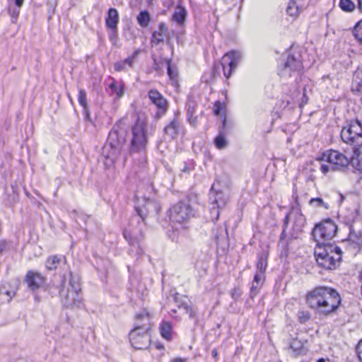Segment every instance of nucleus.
I'll return each instance as SVG.
<instances>
[{"label": "nucleus", "instance_id": "52", "mask_svg": "<svg viewBox=\"0 0 362 362\" xmlns=\"http://www.w3.org/2000/svg\"><path fill=\"white\" fill-rule=\"evenodd\" d=\"M186 359L182 358H176L170 361V362H186Z\"/></svg>", "mask_w": 362, "mask_h": 362}, {"label": "nucleus", "instance_id": "47", "mask_svg": "<svg viewBox=\"0 0 362 362\" xmlns=\"http://www.w3.org/2000/svg\"><path fill=\"white\" fill-rule=\"evenodd\" d=\"M158 32H163V33H165V32L167 31V28H166V25L165 23H160L159 25V30H158Z\"/></svg>", "mask_w": 362, "mask_h": 362}, {"label": "nucleus", "instance_id": "51", "mask_svg": "<svg viewBox=\"0 0 362 362\" xmlns=\"http://www.w3.org/2000/svg\"><path fill=\"white\" fill-rule=\"evenodd\" d=\"M191 170V168L187 165L185 164L183 168L181 170L182 173H189Z\"/></svg>", "mask_w": 362, "mask_h": 362}, {"label": "nucleus", "instance_id": "7", "mask_svg": "<svg viewBox=\"0 0 362 362\" xmlns=\"http://www.w3.org/2000/svg\"><path fill=\"white\" fill-rule=\"evenodd\" d=\"M337 227L335 223L330 221H325L315 226L312 235L317 242V247L330 245L327 241L331 240L337 233Z\"/></svg>", "mask_w": 362, "mask_h": 362}, {"label": "nucleus", "instance_id": "30", "mask_svg": "<svg viewBox=\"0 0 362 362\" xmlns=\"http://www.w3.org/2000/svg\"><path fill=\"white\" fill-rule=\"evenodd\" d=\"M61 262V257L54 255L49 257L46 262V267L49 270H53L57 268Z\"/></svg>", "mask_w": 362, "mask_h": 362}, {"label": "nucleus", "instance_id": "29", "mask_svg": "<svg viewBox=\"0 0 362 362\" xmlns=\"http://www.w3.org/2000/svg\"><path fill=\"white\" fill-rule=\"evenodd\" d=\"M339 6L342 11L346 12H352L356 8L355 4L351 0H340Z\"/></svg>", "mask_w": 362, "mask_h": 362}, {"label": "nucleus", "instance_id": "59", "mask_svg": "<svg viewBox=\"0 0 362 362\" xmlns=\"http://www.w3.org/2000/svg\"><path fill=\"white\" fill-rule=\"evenodd\" d=\"M317 362H325V361L323 358H320Z\"/></svg>", "mask_w": 362, "mask_h": 362}, {"label": "nucleus", "instance_id": "14", "mask_svg": "<svg viewBox=\"0 0 362 362\" xmlns=\"http://www.w3.org/2000/svg\"><path fill=\"white\" fill-rule=\"evenodd\" d=\"M148 96L151 103L158 109L156 115L158 117L165 115L168 110V101L163 95L156 89H151Z\"/></svg>", "mask_w": 362, "mask_h": 362}, {"label": "nucleus", "instance_id": "19", "mask_svg": "<svg viewBox=\"0 0 362 362\" xmlns=\"http://www.w3.org/2000/svg\"><path fill=\"white\" fill-rule=\"evenodd\" d=\"M144 209H145L147 214H154L156 215L158 214L160 209V205L158 202L155 199H144V204L143 205Z\"/></svg>", "mask_w": 362, "mask_h": 362}, {"label": "nucleus", "instance_id": "34", "mask_svg": "<svg viewBox=\"0 0 362 362\" xmlns=\"http://www.w3.org/2000/svg\"><path fill=\"white\" fill-rule=\"evenodd\" d=\"M165 34L163 32L155 31L151 37V42L158 45L160 42H163Z\"/></svg>", "mask_w": 362, "mask_h": 362}, {"label": "nucleus", "instance_id": "31", "mask_svg": "<svg viewBox=\"0 0 362 362\" xmlns=\"http://www.w3.org/2000/svg\"><path fill=\"white\" fill-rule=\"evenodd\" d=\"M267 267V257L263 255L259 257L258 261L257 263V272H256L262 273V274H264Z\"/></svg>", "mask_w": 362, "mask_h": 362}, {"label": "nucleus", "instance_id": "9", "mask_svg": "<svg viewBox=\"0 0 362 362\" xmlns=\"http://www.w3.org/2000/svg\"><path fill=\"white\" fill-rule=\"evenodd\" d=\"M123 139H119L118 132L112 130L108 136L107 143L103 148V153L107 158L113 160L119 153L122 145Z\"/></svg>", "mask_w": 362, "mask_h": 362}, {"label": "nucleus", "instance_id": "4", "mask_svg": "<svg viewBox=\"0 0 362 362\" xmlns=\"http://www.w3.org/2000/svg\"><path fill=\"white\" fill-rule=\"evenodd\" d=\"M194 216L192 206L186 202H179L170 210V221L175 230L187 228L189 220Z\"/></svg>", "mask_w": 362, "mask_h": 362}, {"label": "nucleus", "instance_id": "39", "mask_svg": "<svg viewBox=\"0 0 362 362\" xmlns=\"http://www.w3.org/2000/svg\"><path fill=\"white\" fill-rule=\"evenodd\" d=\"M261 286H262V284H258L254 281H252V286L250 288V293L252 295V297H253V296L256 295L258 293Z\"/></svg>", "mask_w": 362, "mask_h": 362}, {"label": "nucleus", "instance_id": "8", "mask_svg": "<svg viewBox=\"0 0 362 362\" xmlns=\"http://www.w3.org/2000/svg\"><path fill=\"white\" fill-rule=\"evenodd\" d=\"M340 136L342 141L347 144L356 145L362 142L361 122L358 119L347 122L341 130Z\"/></svg>", "mask_w": 362, "mask_h": 362}, {"label": "nucleus", "instance_id": "58", "mask_svg": "<svg viewBox=\"0 0 362 362\" xmlns=\"http://www.w3.org/2000/svg\"><path fill=\"white\" fill-rule=\"evenodd\" d=\"M194 113V108L190 107V115H193Z\"/></svg>", "mask_w": 362, "mask_h": 362}, {"label": "nucleus", "instance_id": "23", "mask_svg": "<svg viewBox=\"0 0 362 362\" xmlns=\"http://www.w3.org/2000/svg\"><path fill=\"white\" fill-rule=\"evenodd\" d=\"M187 14V10L183 6L177 5L173 15V21L177 22L180 25H182L185 21Z\"/></svg>", "mask_w": 362, "mask_h": 362}, {"label": "nucleus", "instance_id": "50", "mask_svg": "<svg viewBox=\"0 0 362 362\" xmlns=\"http://www.w3.org/2000/svg\"><path fill=\"white\" fill-rule=\"evenodd\" d=\"M112 82L109 85V88L113 91L115 89H117V83L114 79H112Z\"/></svg>", "mask_w": 362, "mask_h": 362}, {"label": "nucleus", "instance_id": "41", "mask_svg": "<svg viewBox=\"0 0 362 362\" xmlns=\"http://www.w3.org/2000/svg\"><path fill=\"white\" fill-rule=\"evenodd\" d=\"M264 280V274L262 273H257L255 274L253 281L262 285Z\"/></svg>", "mask_w": 362, "mask_h": 362}, {"label": "nucleus", "instance_id": "20", "mask_svg": "<svg viewBox=\"0 0 362 362\" xmlns=\"http://www.w3.org/2000/svg\"><path fill=\"white\" fill-rule=\"evenodd\" d=\"M180 131L181 127L180 122L175 118L173 119L165 128V133L172 139H175Z\"/></svg>", "mask_w": 362, "mask_h": 362}, {"label": "nucleus", "instance_id": "1", "mask_svg": "<svg viewBox=\"0 0 362 362\" xmlns=\"http://www.w3.org/2000/svg\"><path fill=\"white\" fill-rule=\"evenodd\" d=\"M306 302L316 313L328 315L338 308L341 298L336 290L329 287L318 286L307 293Z\"/></svg>", "mask_w": 362, "mask_h": 362}, {"label": "nucleus", "instance_id": "60", "mask_svg": "<svg viewBox=\"0 0 362 362\" xmlns=\"http://www.w3.org/2000/svg\"><path fill=\"white\" fill-rule=\"evenodd\" d=\"M3 250V245L0 243V252Z\"/></svg>", "mask_w": 362, "mask_h": 362}, {"label": "nucleus", "instance_id": "24", "mask_svg": "<svg viewBox=\"0 0 362 362\" xmlns=\"http://www.w3.org/2000/svg\"><path fill=\"white\" fill-rule=\"evenodd\" d=\"M305 223V217L300 214H296L293 226V230L296 232V235L295 238H297L298 234L303 231Z\"/></svg>", "mask_w": 362, "mask_h": 362}, {"label": "nucleus", "instance_id": "2", "mask_svg": "<svg viewBox=\"0 0 362 362\" xmlns=\"http://www.w3.org/2000/svg\"><path fill=\"white\" fill-rule=\"evenodd\" d=\"M151 328L150 315L146 310L136 316L134 328L129 333L132 346L136 349H146L151 344L149 329Z\"/></svg>", "mask_w": 362, "mask_h": 362}, {"label": "nucleus", "instance_id": "44", "mask_svg": "<svg viewBox=\"0 0 362 362\" xmlns=\"http://www.w3.org/2000/svg\"><path fill=\"white\" fill-rule=\"evenodd\" d=\"M355 78L361 80V82H358V86L361 87L358 90L360 91L362 90V69H358L356 71Z\"/></svg>", "mask_w": 362, "mask_h": 362}, {"label": "nucleus", "instance_id": "43", "mask_svg": "<svg viewBox=\"0 0 362 362\" xmlns=\"http://www.w3.org/2000/svg\"><path fill=\"white\" fill-rule=\"evenodd\" d=\"M187 117L189 123L192 125L195 126L197 123V117H194L193 115H190V107H188L187 110Z\"/></svg>", "mask_w": 362, "mask_h": 362}, {"label": "nucleus", "instance_id": "13", "mask_svg": "<svg viewBox=\"0 0 362 362\" xmlns=\"http://www.w3.org/2000/svg\"><path fill=\"white\" fill-rule=\"evenodd\" d=\"M209 199L211 204L213 205L211 208V214L212 220H218L219 217V209L223 207L228 200V197L222 192H216L214 190V185L211 187V191L209 194Z\"/></svg>", "mask_w": 362, "mask_h": 362}, {"label": "nucleus", "instance_id": "3", "mask_svg": "<svg viewBox=\"0 0 362 362\" xmlns=\"http://www.w3.org/2000/svg\"><path fill=\"white\" fill-rule=\"evenodd\" d=\"M317 264L326 269H334L341 258V250L333 245L318 246L315 249Z\"/></svg>", "mask_w": 362, "mask_h": 362}, {"label": "nucleus", "instance_id": "21", "mask_svg": "<svg viewBox=\"0 0 362 362\" xmlns=\"http://www.w3.org/2000/svg\"><path fill=\"white\" fill-rule=\"evenodd\" d=\"M346 242L348 249L354 254H356L362 247V237L350 234Z\"/></svg>", "mask_w": 362, "mask_h": 362}, {"label": "nucleus", "instance_id": "32", "mask_svg": "<svg viewBox=\"0 0 362 362\" xmlns=\"http://www.w3.org/2000/svg\"><path fill=\"white\" fill-rule=\"evenodd\" d=\"M214 143L218 149H223L226 148L228 144L227 140L222 134H219L216 137Z\"/></svg>", "mask_w": 362, "mask_h": 362}, {"label": "nucleus", "instance_id": "42", "mask_svg": "<svg viewBox=\"0 0 362 362\" xmlns=\"http://www.w3.org/2000/svg\"><path fill=\"white\" fill-rule=\"evenodd\" d=\"M182 308V307H180ZM182 308L185 310V313L189 315L191 318H194L195 317V313L193 308L189 305H185Z\"/></svg>", "mask_w": 362, "mask_h": 362}, {"label": "nucleus", "instance_id": "54", "mask_svg": "<svg viewBox=\"0 0 362 362\" xmlns=\"http://www.w3.org/2000/svg\"><path fill=\"white\" fill-rule=\"evenodd\" d=\"M137 211L141 217H143L144 216L146 215V213L141 209H138Z\"/></svg>", "mask_w": 362, "mask_h": 362}, {"label": "nucleus", "instance_id": "25", "mask_svg": "<svg viewBox=\"0 0 362 362\" xmlns=\"http://www.w3.org/2000/svg\"><path fill=\"white\" fill-rule=\"evenodd\" d=\"M290 349L293 355L298 356L303 353L304 346L301 341L298 339H293L290 343Z\"/></svg>", "mask_w": 362, "mask_h": 362}, {"label": "nucleus", "instance_id": "26", "mask_svg": "<svg viewBox=\"0 0 362 362\" xmlns=\"http://www.w3.org/2000/svg\"><path fill=\"white\" fill-rule=\"evenodd\" d=\"M160 332L161 336L167 339L170 340L172 337V325L168 322H163L160 325Z\"/></svg>", "mask_w": 362, "mask_h": 362}, {"label": "nucleus", "instance_id": "18", "mask_svg": "<svg viewBox=\"0 0 362 362\" xmlns=\"http://www.w3.org/2000/svg\"><path fill=\"white\" fill-rule=\"evenodd\" d=\"M118 22L119 14L115 8H110L105 19L106 26L111 30H115L117 27Z\"/></svg>", "mask_w": 362, "mask_h": 362}, {"label": "nucleus", "instance_id": "22", "mask_svg": "<svg viewBox=\"0 0 362 362\" xmlns=\"http://www.w3.org/2000/svg\"><path fill=\"white\" fill-rule=\"evenodd\" d=\"M137 52H135L131 57L125 59L124 60L117 62L114 64V69L117 71H122L126 69L127 66L132 67L135 58L136 57Z\"/></svg>", "mask_w": 362, "mask_h": 362}, {"label": "nucleus", "instance_id": "10", "mask_svg": "<svg viewBox=\"0 0 362 362\" xmlns=\"http://www.w3.org/2000/svg\"><path fill=\"white\" fill-rule=\"evenodd\" d=\"M319 160L332 163L337 170L344 169L351 163L349 158L342 153L335 150H329L324 152Z\"/></svg>", "mask_w": 362, "mask_h": 362}, {"label": "nucleus", "instance_id": "35", "mask_svg": "<svg viewBox=\"0 0 362 362\" xmlns=\"http://www.w3.org/2000/svg\"><path fill=\"white\" fill-rule=\"evenodd\" d=\"M310 204L314 207H320L322 206L325 209H328L329 206L327 204H325L322 199L321 198H313L310 200Z\"/></svg>", "mask_w": 362, "mask_h": 362}, {"label": "nucleus", "instance_id": "55", "mask_svg": "<svg viewBox=\"0 0 362 362\" xmlns=\"http://www.w3.org/2000/svg\"><path fill=\"white\" fill-rule=\"evenodd\" d=\"M212 356L214 358H216L218 356V351L216 349H213L211 351Z\"/></svg>", "mask_w": 362, "mask_h": 362}, {"label": "nucleus", "instance_id": "49", "mask_svg": "<svg viewBox=\"0 0 362 362\" xmlns=\"http://www.w3.org/2000/svg\"><path fill=\"white\" fill-rule=\"evenodd\" d=\"M18 15H19V11L18 10H13L11 13V16L13 19H16L18 18Z\"/></svg>", "mask_w": 362, "mask_h": 362}, {"label": "nucleus", "instance_id": "48", "mask_svg": "<svg viewBox=\"0 0 362 362\" xmlns=\"http://www.w3.org/2000/svg\"><path fill=\"white\" fill-rule=\"evenodd\" d=\"M168 74L170 78H174L175 76L172 71L170 63H168Z\"/></svg>", "mask_w": 362, "mask_h": 362}, {"label": "nucleus", "instance_id": "46", "mask_svg": "<svg viewBox=\"0 0 362 362\" xmlns=\"http://www.w3.org/2000/svg\"><path fill=\"white\" fill-rule=\"evenodd\" d=\"M124 236L125 239L127 240H128L131 245H134V240L132 239L131 235H130L129 233H128L127 232H124Z\"/></svg>", "mask_w": 362, "mask_h": 362}, {"label": "nucleus", "instance_id": "45", "mask_svg": "<svg viewBox=\"0 0 362 362\" xmlns=\"http://www.w3.org/2000/svg\"><path fill=\"white\" fill-rule=\"evenodd\" d=\"M356 351L359 361L362 362V340H361L358 344L356 346Z\"/></svg>", "mask_w": 362, "mask_h": 362}, {"label": "nucleus", "instance_id": "27", "mask_svg": "<svg viewBox=\"0 0 362 362\" xmlns=\"http://www.w3.org/2000/svg\"><path fill=\"white\" fill-rule=\"evenodd\" d=\"M214 235L216 243L218 244L221 240H226L228 236L227 229L225 225L218 226L216 231L214 230Z\"/></svg>", "mask_w": 362, "mask_h": 362}, {"label": "nucleus", "instance_id": "33", "mask_svg": "<svg viewBox=\"0 0 362 362\" xmlns=\"http://www.w3.org/2000/svg\"><path fill=\"white\" fill-rule=\"evenodd\" d=\"M353 33L355 37L362 42V20L356 23L354 28Z\"/></svg>", "mask_w": 362, "mask_h": 362}, {"label": "nucleus", "instance_id": "38", "mask_svg": "<svg viewBox=\"0 0 362 362\" xmlns=\"http://www.w3.org/2000/svg\"><path fill=\"white\" fill-rule=\"evenodd\" d=\"M310 318V315L308 312L306 311H300L298 313V320L300 323H304L309 320Z\"/></svg>", "mask_w": 362, "mask_h": 362}, {"label": "nucleus", "instance_id": "5", "mask_svg": "<svg viewBox=\"0 0 362 362\" xmlns=\"http://www.w3.org/2000/svg\"><path fill=\"white\" fill-rule=\"evenodd\" d=\"M81 285L73 276H71L67 286H64L61 291V300L63 305L67 308L80 307L81 298L80 296Z\"/></svg>", "mask_w": 362, "mask_h": 362}, {"label": "nucleus", "instance_id": "12", "mask_svg": "<svg viewBox=\"0 0 362 362\" xmlns=\"http://www.w3.org/2000/svg\"><path fill=\"white\" fill-rule=\"evenodd\" d=\"M302 68V63L293 55L288 54L286 59L279 67V75L281 78H288L298 73Z\"/></svg>", "mask_w": 362, "mask_h": 362}, {"label": "nucleus", "instance_id": "61", "mask_svg": "<svg viewBox=\"0 0 362 362\" xmlns=\"http://www.w3.org/2000/svg\"><path fill=\"white\" fill-rule=\"evenodd\" d=\"M218 103H215L216 107H217V106H218Z\"/></svg>", "mask_w": 362, "mask_h": 362}, {"label": "nucleus", "instance_id": "53", "mask_svg": "<svg viewBox=\"0 0 362 362\" xmlns=\"http://www.w3.org/2000/svg\"><path fill=\"white\" fill-rule=\"evenodd\" d=\"M24 0H15L16 5L20 8L23 6Z\"/></svg>", "mask_w": 362, "mask_h": 362}, {"label": "nucleus", "instance_id": "57", "mask_svg": "<svg viewBox=\"0 0 362 362\" xmlns=\"http://www.w3.org/2000/svg\"><path fill=\"white\" fill-rule=\"evenodd\" d=\"M219 111H220V110H219V107H217V108L214 110V113H215V115H218L219 114Z\"/></svg>", "mask_w": 362, "mask_h": 362}, {"label": "nucleus", "instance_id": "11", "mask_svg": "<svg viewBox=\"0 0 362 362\" xmlns=\"http://www.w3.org/2000/svg\"><path fill=\"white\" fill-rule=\"evenodd\" d=\"M243 57L242 53L238 51H231L222 58L221 66L223 75L226 78H229L233 71L235 69Z\"/></svg>", "mask_w": 362, "mask_h": 362}, {"label": "nucleus", "instance_id": "56", "mask_svg": "<svg viewBox=\"0 0 362 362\" xmlns=\"http://www.w3.org/2000/svg\"><path fill=\"white\" fill-rule=\"evenodd\" d=\"M358 8L362 12V0H358Z\"/></svg>", "mask_w": 362, "mask_h": 362}, {"label": "nucleus", "instance_id": "36", "mask_svg": "<svg viewBox=\"0 0 362 362\" xmlns=\"http://www.w3.org/2000/svg\"><path fill=\"white\" fill-rule=\"evenodd\" d=\"M78 102L80 105L86 110L87 108V102H86V93L84 90L80 89L78 92Z\"/></svg>", "mask_w": 362, "mask_h": 362}, {"label": "nucleus", "instance_id": "37", "mask_svg": "<svg viewBox=\"0 0 362 362\" xmlns=\"http://www.w3.org/2000/svg\"><path fill=\"white\" fill-rule=\"evenodd\" d=\"M320 170L323 174H327L329 172L337 170L332 163H322L320 167Z\"/></svg>", "mask_w": 362, "mask_h": 362}, {"label": "nucleus", "instance_id": "16", "mask_svg": "<svg viewBox=\"0 0 362 362\" xmlns=\"http://www.w3.org/2000/svg\"><path fill=\"white\" fill-rule=\"evenodd\" d=\"M304 7V0H290L286 8V13L291 17H296Z\"/></svg>", "mask_w": 362, "mask_h": 362}, {"label": "nucleus", "instance_id": "6", "mask_svg": "<svg viewBox=\"0 0 362 362\" xmlns=\"http://www.w3.org/2000/svg\"><path fill=\"white\" fill-rule=\"evenodd\" d=\"M132 149L134 151L144 149L147 144V121L145 116H138L132 128Z\"/></svg>", "mask_w": 362, "mask_h": 362}, {"label": "nucleus", "instance_id": "40", "mask_svg": "<svg viewBox=\"0 0 362 362\" xmlns=\"http://www.w3.org/2000/svg\"><path fill=\"white\" fill-rule=\"evenodd\" d=\"M112 93L117 95L118 98H121L124 95V87L123 85H119L117 86V89H115Z\"/></svg>", "mask_w": 362, "mask_h": 362}, {"label": "nucleus", "instance_id": "17", "mask_svg": "<svg viewBox=\"0 0 362 362\" xmlns=\"http://www.w3.org/2000/svg\"><path fill=\"white\" fill-rule=\"evenodd\" d=\"M351 163L358 170H362V141L354 150Z\"/></svg>", "mask_w": 362, "mask_h": 362}, {"label": "nucleus", "instance_id": "28", "mask_svg": "<svg viewBox=\"0 0 362 362\" xmlns=\"http://www.w3.org/2000/svg\"><path fill=\"white\" fill-rule=\"evenodd\" d=\"M137 21L141 27L146 28L150 22V16L148 12L146 11L140 12L137 16Z\"/></svg>", "mask_w": 362, "mask_h": 362}, {"label": "nucleus", "instance_id": "15", "mask_svg": "<svg viewBox=\"0 0 362 362\" xmlns=\"http://www.w3.org/2000/svg\"><path fill=\"white\" fill-rule=\"evenodd\" d=\"M24 282L30 290L35 291L44 286L45 278L39 272L30 270L27 272Z\"/></svg>", "mask_w": 362, "mask_h": 362}]
</instances>
